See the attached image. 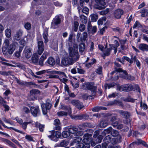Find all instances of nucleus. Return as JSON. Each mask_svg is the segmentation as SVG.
<instances>
[{
  "label": "nucleus",
  "mask_w": 148,
  "mask_h": 148,
  "mask_svg": "<svg viewBox=\"0 0 148 148\" xmlns=\"http://www.w3.org/2000/svg\"><path fill=\"white\" fill-rule=\"evenodd\" d=\"M69 57H64L62 60L61 63L64 66L70 65L73 64L79 58V55L77 50L71 47L69 48Z\"/></svg>",
  "instance_id": "1"
},
{
  "label": "nucleus",
  "mask_w": 148,
  "mask_h": 148,
  "mask_svg": "<svg viewBox=\"0 0 148 148\" xmlns=\"http://www.w3.org/2000/svg\"><path fill=\"white\" fill-rule=\"evenodd\" d=\"M74 139L73 142L71 143V145H74L78 148H89L90 147V144L92 146H94L98 143L101 142V139H98V142L97 139H92L90 141L88 139Z\"/></svg>",
  "instance_id": "2"
},
{
  "label": "nucleus",
  "mask_w": 148,
  "mask_h": 148,
  "mask_svg": "<svg viewBox=\"0 0 148 148\" xmlns=\"http://www.w3.org/2000/svg\"><path fill=\"white\" fill-rule=\"evenodd\" d=\"M9 40L5 39L2 48L3 53L5 55H7L8 54H12L15 50L17 44L16 43H12L10 45H9Z\"/></svg>",
  "instance_id": "3"
},
{
  "label": "nucleus",
  "mask_w": 148,
  "mask_h": 148,
  "mask_svg": "<svg viewBox=\"0 0 148 148\" xmlns=\"http://www.w3.org/2000/svg\"><path fill=\"white\" fill-rule=\"evenodd\" d=\"M42 112L43 114L45 115L47 114V110L50 109L51 107V102L49 99H47L45 103L41 104Z\"/></svg>",
  "instance_id": "4"
},
{
  "label": "nucleus",
  "mask_w": 148,
  "mask_h": 148,
  "mask_svg": "<svg viewBox=\"0 0 148 148\" xmlns=\"http://www.w3.org/2000/svg\"><path fill=\"white\" fill-rule=\"evenodd\" d=\"M62 17L61 15H57L55 17L51 23V28L55 29L58 27V25L61 23Z\"/></svg>",
  "instance_id": "5"
},
{
  "label": "nucleus",
  "mask_w": 148,
  "mask_h": 148,
  "mask_svg": "<svg viewBox=\"0 0 148 148\" xmlns=\"http://www.w3.org/2000/svg\"><path fill=\"white\" fill-rule=\"evenodd\" d=\"M95 2L96 3L94 6L95 8L101 10L106 7V3L105 0H95Z\"/></svg>",
  "instance_id": "6"
},
{
  "label": "nucleus",
  "mask_w": 148,
  "mask_h": 148,
  "mask_svg": "<svg viewBox=\"0 0 148 148\" xmlns=\"http://www.w3.org/2000/svg\"><path fill=\"white\" fill-rule=\"evenodd\" d=\"M69 102L73 106L79 110L82 109L84 107L83 103L78 100H72L69 101Z\"/></svg>",
  "instance_id": "7"
},
{
  "label": "nucleus",
  "mask_w": 148,
  "mask_h": 148,
  "mask_svg": "<svg viewBox=\"0 0 148 148\" xmlns=\"http://www.w3.org/2000/svg\"><path fill=\"white\" fill-rule=\"evenodd\" d=\"M38 50L37 52L39 55H41L44 50V47L43 42L39 38H37Z\"/></svg>",
  "instance_id": "8"
},
{
  "label": "nucleus",
  "mask_w": 148,
  "mask_h": 148,
  "mask_svg": "<svg viewBox=\"0 0 148 148\" xmlns=\"http://www.w3.org/2000/svg\"><path fill=\"white\" fill-rule=\"evenodd\" d=\"M113 49H114V53L116 54L117 51L116 47H115L114 45H110L109 47L105 49L103 52V53L106 56H108L110 55L111 51Z\"/></svg>",
  "instance_id": "9"
},
{
  "label": "nucleus",
  "mask_w": 148,
  "mask_h": 148,
  "mask_svg": "<svg viewBox=\"0 0 148 148\" xmlns=\"http://www.w3.org/2000/svg\"><path fill=\"white\" fill-rule=\"evenodd\" d=\"M65 130H68L69 133L71 134L70 135L71 138H75L76 137H73L75 136V134L78 130V128L75 127H66L65 128Z\"/></svg>",
  "instance_id": "10"
},
{
  "label": "nucleus",
  "mask_w": 148,
  "mask_h": 148,
  "mask_svg": "<svg viewBox=\"0 0 148 148\" xmlns=\"http://www.w3.org/2000/svg\"><path fill=\"white\" fill-rule=\"evenodd\" d=\"M94 83L93 82H88L84 84L82 86V88L84 89H88L91 90L93 89H96L97 87L94 86Z\"/></svg>",
  "instance_id": "11"
},
{
  "label": "nucleus",
  "mask_w": 148,
  "mask_h": 148,
  "mask_svg": "<svg viewBox=\"0 0 148 148\" xmlns=\"http://www.w3.org/2000/svg\"><path fill=\"white\" fill-rule=\"evenodd\" d=\"M30 95L28 97L29 100L30 101L34 100L36 99V95L40 93V91L38 90L32 89L30 91Z\"/></svg>",
  "instance_id": "12"
},
{
  "label": "nucleus",
  "mask_w": 148,
  "mask_h": 148,
  "mask_svg": "<svg viewBox=\"0 0 148 148\" xmlns=\"http://www.w3.org/2000/svg\"><path fill=\"white\" fill-rule=\"evenodd\" d=\"M122 74H120L121 76L125 79L128 80H133L135 79L134 77L130 75H128L125 71L124 70L122 72Z\"/></svg>",
  "instance_id": "13"
},
{
  "label": "nucleus",
  "mask_w": 148,
  "mask_h": 148,
  "mask_svg": "<svg viewBox=\"0 0 148 148\" xmlns=\"http://www.w3.org/2000/svg\"><path fill=\"white\" fill-rule=\"evenodd\" d=\"M32 50L31 48L26 47L23 51V55L26 58H29L32 55Z\"/></svg>",
  "instance_id": "14"
},
{
  "label": "nucleus",
  "mask_w": 148,
  "mask_h": 148,
  "mask_svg": "<svg viewBox=\"0 0 148 148\" xmlns=\"http://www.w3.org/2000/svg\"><path fill=\"white\" fill-rule=\"evenodd\" d=\"M112 129V127H110L107 129L105 130L102 132L101 134L99 135L97 137V139H103L104 136H106V134H108L111 132Z\"/></svg>",
  "instance_id": "15"
},
{
  "label": "nucleus",
  "mask_w": 148,
  "mask_h": 148,
  "mask_svg": "<svg viewBox=\"0 0 148 148\" xmlns=\"http://www.w3.org/2000/svg\"><path fill=\"white\" fill-rule=\"evenodd\" d=\"M53 125L55 126L53 128V130H60L61 129V125L60 122L58 119H55L53 121Z\"/></svg>",
  "instance_id": "16"
},
{
  "label": "nucleus",
  "mask_w": 148,
  "mask_h": 148,
  "mask_svg": "<svg viewBox=\"0 0 148 148\" xmlns=\"http://www.w3.org/2000/svg\"><path fill=\"white\" fill-rule=\"evenodd\" d=\"M123 12L121 9H118L115 10L113 12L114 16L117 19H119L121 16L123 14Z\"/></svg>",
  "instance_id": "17"
},
{
  "label": "nucleus",
  "mask_w": 148,
  "mask_h": 148,
  "mask_svg": "<svg viewBox=\"0 0 148 148\" xmlns=\"http://www.w3.org/2000/svg\"><path fill=\"white\" fill-rule=\"evenodd\" d=\"M31 113L34 116H37L38 114L40 113L39 108L38 106L32 107L30 108Z\"/></svg>",
  "instance_id": "18"
},
{
  "label": "nucleus",
  "mask_w": 148,
  "mask_h": 148,
  "mask_svg": "<svg viewBox=\"0 0 148 148\" xmlns=\"http://www.w3.org/2000/svg\"><path fill=\"white\" fill-rule=\"evenodd\" d=\"M23 33V31L19 29L16 31L14 36V39L18 41L19 40L21 36L22 35Z\"/></svg>",
  "instance_id": "19"
},
{
  "label": "nucleus",
  "mask_w": 148,
  "mask_h": 148,
  "mask_svg": "<svg viewBox=\"0 0 148 148\" xmlns=\"http://www.w3.org/2000/svg\"><path fill=\"white\" fill-rule=\"evenodd\" d=\"M117 112L122 116L125 119H128L130 116V113L128 112L125 111L121 110H119Z\"/></svg>",
  "instance_id": "20"
},
{
  "label": "nucleus",
  "mask_w": 148,
  "mask_h": 148,
  "mask_svg": "<svg viewBox=\"0 0 148 148\" xmlns=\"http://www.w3.org/2000/svg\"><path fill=\"white\" fill-rule=\"evenodd\" d=\"M135 144L138 145L142 144L145 147L148 148V145L145 142L141 140V139H137L136 141L133 142L132 143H131L130 144V145L131 146L132 145H133Z\"/></svg>",
  "instance_id": "21"
},
{
  "label": "nucleus",
  "mask_w": 148,
  "mask_h": 148,
  "mask_svg": "<svg viewBox=\"0 0 148 148\" xmlns=\"http://www.w3.org/2000/svg\"><path fill=\"white\" fill-rule=\"evenodd\" d=\"M116 116H112L110 119V121L111 122V125L114 127L117 125L119 124L118 122L116 121Z\"/></svg>",
  "instance_id": "22"
},
{
  "label": "nucleus",
  "mask_w": 148,
  "mask_h": 148,
  "mask_svg": "<svg viewBox=\"0 0 148 148\" xmlns=\"http://www.w3.org/2000/svg\"><path fill=\"white\" fill-rule=\"evenodd\" d=\"M139 49L143 51H148V45L145 44H141L138 46Z\"/></svg>",
  "instance_id": "23"
},
{
  "label": "nucleus",
  "mask_w": 148,
  "mask_h": 148,
  "mask_svg": "<svg viewBox=\"0 0 148 148\" xmlns=\"http://www.w3.org/2000/svg\"><path fill=\"white\" fill-rule=\"evenodd\" d=\"M39 59V56L37 53H35L33 54L32 58V62L37 65L38 64V59Z\"/></svg>",
  "instance_id": "24"
},
{
  "label": "nucleus",
  "mask_w": 148,
  "mask_h": 148,
  "mask_svg": "<svg viewBox=\"0 0 148 148\" xmlns=\"http://www.w3.org/2000/svg\"><path fill=\"white\" fill-rule=\"evenodd\" d=\"M111 134L113 136L116 137V139H121L122 138L119 132L116 130H113L111 132Z\"/></svg>",
  "instance_id": "25"
},
{
  "label": "nucleus",
  "mask_w": 148,
  "mask_h": 148,
  "mask_svg": "<svg viewBox=\"0 0 148 148\" xmlns=\"http://www.w3.org/2000/svg\"><path fill=\"white\" fill-rule=\"evenodd\" d=\"M124 91L128 92L132 90L133 89V85L130 84H125L123 85Z\"/></svg>",
  "instance_id": "26"
},
{
  "label": "nucleus",
  "mask_w": 148,
  "mask_h": 148,
  "mask_svg": "<svg viewBox=\"0 0 148 148\" xmlns=\"http://www.w3.org/2000/svg\"><path fill=\"white\" fill-rule=\"evenodd\" d=\"M46 62L48 64L52 66H54L55 64L54 59L51 57H50L48 58Z\"/></svg>",
  "instance_id": "27"
},
{
  "label": "nucleus",
  "mask_w": 148,
  "mask_h": 148,
  "mask_svg": "<svg viewBox=\"0 0 148 148\" xmlns=\"http://www.w3.org/2000/svg\"><path fill=\"white\" fill-rule=\"evenodd\" d=\"M114 64L115 69L117 72L122 73L124 71L120 68L121 66V65L119 63L115 62Z\"/></svg>",
  "instance_id": "28"
},
{
  "label": "nucleus",
  "mask_w": 148,
  "mask_h": 148,
  "mask_svg": "<svg viewBox=\"0 0 148 148\" xmlns=\"http://www.w3.org/2000/svg\"><path fill=\"white\" fill-rule=\"evenodd\" d=\"M108 124L107 121L105 120H102L98 125V126L100 127L104 128L108 125Z\"/></svg>",
  "instance_id": "29"
},
{
  "label": "nucleus",
  "mask_w": 148,
  "mask_h": 148,
  "mask_svg": "<svg viewBox=\"0 0 148 148\" xmlns=\"http://www.w3.org/2000/svg\"><path fill=\"white\" fill-rule=\"evenodd\" d=\"M35 125L36 127L39 128L40 131L41 132H43L45 125L41 124L38 122H36V123Z\"/></svg>",
  "instance_id": "30"
},
{
  "label": "nucleus",
  "mask_w": 148,
  "mask_h": 148,
  "mask_svg": "<svg viewBox=\"0 0 148 148\" xmlns=\"http://www.w3.org/2000/svg\"><path fill=\"white\" fill-rule=\"evenodd\" d=\"M53 130L51 131H49L47 134L48 137L50 138H55V130Z\"/></svg>",
  "instance_id": "31"
},
{
  "label": "nucleus",
  "mask_w": 148,
  "mask_h": 148,
  "mask_svg": "<svg viewBox=\"0 0 148 148\" xmlns=\"http://www.w3.org/2000/svg\"><path fill=\"white\" fill-rule=\"evenodd\" d=\"M133 58V60L135 63H136V66L139 68V69L140 68L141 64L140 62L138 60L136 57L135 56H134Z\"/></svg>",
  "instance_id": "32"
},
{
  "label": "nucleus",
  "mask_w": 148,
  "mask_h": 148,
  "mask_svg": "<svg viewBox=\"0 0 148 148\" xmlns=\"http://www.w3.org/2000/svg\"><path fill=\"white\" fill-rule=\"evenodd\" d=\"M48 32L47 30H45L44 31L43 34V38L45 39V43H46L48 41Z\"/></svg>",
  "instance_id": "33"
},
{
  "label": "nucleus",
  "mask_w": 148,
  "mask_h": 148,
  "mask_svg": "<svg viewBox=\"0 0 148 148\" xmlns=\"http://www.w3.org/2000/svg\"><path fill=\"white\" fill-rule=\"evenodd\" d=\"M111 139H103L104 143L102 144V148H106L109 142L111 141Z\"/></svg>",
  "instance_id": "34"
},
{
  "label": "nucleus",
  "mask_w": 148,
  "mask_h": 148,
  "mask_svg": "<svg viewBox=\"0 0 148 148\" xmlns=\"http://www.w3.org/2000/svg\"><path fill=\"white\" fill-rule=\"evenodd\" d=\"M91 18V20L92 21L94 22L96 21L98 18V16L97 14H91L90 16Z\"/></svg>",
  "instance_id": "35"
},
{
  "label": "nucleus",
  "mask_w": 148,
  "mask_h": 148,
  "mask_svg": "<svg viewBox=\"0 0 148 148\" xmlns=\"http://www.w3.org/2000/svg\"><path fill=\"white\" fill-rule=\"evenodd\" d=\"M80 18L82 23H86L87 21V18L83 15H81L80 16Z\"/></svg>",
  "instance_id": "36"
},
{
  "label": "nucleus",
  "mask_w": 148,
  "mask_h": 148,
  "mask_svg": "<svg viewBox=\"0 0 148 148\" xmlns=\"http://www.w3.org/2000/svg\"><path fill=\"white\" fill-rule=\"evenodd\" d=\"M85 48V45L84 43H81L79 45V50L80 53H83L84 50Z\"/></svg>",
  "instance_id": "37"
},
{
  "label": "nucleus",
  "mask_w": 148,
  "mask_h": 148,
  "mask_svg": "<svg viewBox=\"0 0 148 148\" xmlns=\"http://www.w3.org/2000/svg\"><path fill=\"white\" fill-rule=\"evenodd\" d=\"M123 99L124 101H125L131 102L132 103H134L135 101L137 100L136 99H134L133 98H131L130 97L123 98Z\"/></svg>",
  "instance_id": "38"
},
{
  "label": "nucleus",
  "mask_w": 148,
  "mask_h": 148,
  "mask_svg": "<svg viewBox=\"0 0 148 148\" xmlns=\"http://www.w3.org/2000/svg\"><path fill=\"white\" fill-rule=\"evenodd\" d=\"M133 89L132 90L137 92L140 93V89L138 85H135L134 86H133Z\"/></svg>",
  "instance_id": "39"
},
{
  "label": "nucleus",
  "mask_w": 148,
  "mask_h": 148,
  "mask_svg": "<svg viewBox=\"0 0 148 148\" xmlns=\"http://www.w3.org/2000/svg\"><path fill=\"white\" fill-rule=\"evenodd\" d=\"M71 135V134L69 132H68L67 131H64L62 132V136L64 138H67L69 136L70 138Z\"/></svg>",
  "instance_id": "40"
},
{
  "label": "nucleus",
  "mask_w": 148,
  "mask_h": 148,
  "mask_svg": "<svg viewBox=\"0 0 148 148\" xmlns=\"http://www.w3.org/2000/svg\"><path fill=\"white\" fill-rule=\"evenodd\" d=\"M141 14V16L142 17H145L147 16L148 14V10L146 9H144L140 11Z\"/></svg>",
  "instance_id": "41"
},
{
  "label": "nucleus",
  "mask_w": 148,
  "mask_h": 148,
  "mask_svg": "<svg viewBox=\"0 0 148 148\" xmlns=\"http://www.w3.org/2000/svg\"><path fill=\"white\" fill-rule=\"evenodd\" d=\"M82 37L80 38V40L82 42L85 41L86 38L87 37L88 34L86 32H84L82 34Z\"/></svg>",
  "instance_id": "42"
},
{
  "label": "nucleus",
  "mask_w": 148,
  "mask_h": 148,
  "mask_svg": "<svg viewBox=\"0 0 148 148\" xmlns=\"http://www.w3.org/2000/svg\"><path fill=\"white\" fill-rule=\"evenodd\" d=\"M69 143V142L64 140H63L60 143V146L62 147H65L67 146Z\"/></svg>",
  "instance_id": "43"
},
{
  "label": "nucleus",
  "mask_w": 148,
  "mask_h": 148,
  "mask_svg": "<svg viewBox=\"0 0 148 148\" xmlns=\"http://www.w3.org/2000/svg\"><path fill=\"white\" fill-rule=\"evenodd\" d=\"M11 30L9 29H7L5 31V33L6 36L8 38H10L11 36Z\"/></svg>",
  "instance_id": "44"
},
{
  "label": "nucleus",
  "mask_w": 148,
  "mask_h": 148,
  "mask_svg": "<svg viewBox=\"0 0 148 148\" xmlns=\"http://www.w3.org/2000/svg\"><path fill=\"white\" fill-rule=\"evenodd\" d=\"M80 126L84 129L85 127H90L91 126V125L90 123H84L82 124Z\"/></svg>",
  "instance_id": "45"
},
{
  "label": "nucleus",
  "mask_w": 148,
  "mask_h": 148,
  "mask_svg": "<svg viewBox=\"0 0 148 148\" xmlns=\"http://www.w3.org/2000/svg\"><path fill=\"white\" fill-rule=\"evenodd\" d=\"M115 85L114 83H112L109 84H106L104 85V86L106 89L107 88L110 89L111 88L113 87Z\"/></svg>",
  "instance_id": "46"
},
{
  "label": "nucleus",
  "mask_w": 148,
  "mask_h": 148,
  "mask_svg": "<svg viewBox=\"0 0 148 148\" xmlns=\"http://www.w3.org/2000/svg\"><path fill=\"white\" fill-rule=\"evenodd\" d=\"M111 141L109 142V143H111L112 145H115L121 142L120 139H111Z\"/></svg>",
  "instance_id": "47"
},
{
  "label": "nucleus",
  "mask_w": 148,
  "mask_h": 148,
  "mask_svg": "<svg viewBox=\"0 0 148 148\" xmlns=\"http://www.w3.org/2000/svg\"><path fill=\"white\" fill-rule=\"evenodd\" d=\"M136 27H141L142 28L143 27L141 25L140 23L138 21H136L135 24H134L133 26V28H135Z\"/></svg>",
  "instance_id": "48"
},
{
  "label": "nucleus",
  "mask_w": 148,
  "mask_h": 148,
  "mask_svg": "<svg viewBox=\"0 0 148 148\" xmlns=\"http://www.w3.org/2000/svg\"><path fill=\"white\" fill-rule=\"evenodd\" d=\"M141 31L145 33L148 34V26L143 27L141 29Z\"/></svg>",
  "instance_id": "49"
},
{
  "label": "nucleus",
  "mask_w": 148,
  "mask_h": 148,
  "mask_svg": "<svg viewBox=\"0 0 148 148\" xmlns=\"http://www.w3.org/2000/svg\"><path fill=\"white\" fill-rule=\"evenodd\" d=\"M31 24L29 22L26 23L24 25L25 28L27 30H29L31 29Z\"/></svg>",
  "instance_id": "50"
},
{
  "label": "nucleus",
  "mask_w": 148,
  "mask_h": 148,
  "mask_svg": "<svg viewBox=\"0 0 148 148\" xmlns=\"http://www.w3.org/2000/svg\"><path fill=\"white\" fill-rule=\"evenodd\" d=\"M49 56V53L46 51H45L41 58L45 60Z\"/></svg>",
  "instance_id": "51"
},
{
  "label": "nucleus",
  "mask_w": 148,
  "mask_h": 148,
  "mask_svg": "<svg viewBox=\"0 0 148 148\" xmlns=\"http://www.w3.org/2000/svg\"><path fill=\"white\" fill-rule=\"evenodd\" d=\"M77 70L78 73L81 74H84L86 73V71L82 69L77 68Z\"/></svg>",
  "instance_id": "52"
},
{
  "label": "nucleus",
  "mask_w": 148,
  "mask_h": 148,
  "mask_svg": "<svg viewBox=\"0 0 148 148\" xmlns=\"http://www.w3.org/2000/svg\"><path fill=\"white\" fill-rule=\"evenodd\" d=\"M58 116H66L67 114V112H66L60 111L57 113Z\"/></svg>",
  "instance_id": "53"
},
{
  "label": "nucleus",
  "mask_w": 148,
  "mask_h": 148,
  "mask_svg": "<svg viewBox=\"0 0 148 148\" xmlns=\"http://www.w3.org/2000/svg\"><path fill=\"white\" fill-rule=\"evenodd\" d=\"M85 29V26L84 24H80L79 27V30L80 32H82L84 31Z\"/></svg>",
  "instance_id": "54"
},
{
  "label": "nucleus",
  "mask_w": 148,
  "mask_h": 148,
  "mask_svg": "<svg viewBox=\"0 0 148 148\" xmlns=\"http://www.w3.org/2000/svg\"><path fill=\"white\" fill-rule=\"evenodd\" d=\"M97 28L96 26H93L92 27V29L88 31L94 34L97 32Z\"/></svg>",
  "instance_id": "55"
},
{
  "label": "nucleus",
  "mask_w": 148,
  "mask_h": 148,
  "mask_svg": "<svg viewBox=\"0 0 148 148\" xmlns=\"http://www.w3.org/2000/svg\"><path fill=\"white\" fill-rule=\"evenodd\" d=\"M140 107L145 110H146L147 108V104L145 103H143L142 100L140 102Z\"/></svg>",
  "instance_id": "56"
},
{
  "label": "nucleus",
  "mask_w": 148,
  "mask_h": 148,
  "mask_svg": "<svg viewBox=\"0 0 148 148\" xmlns=\"http://www.w3.org/2000/svg\"><path fill=\"white\" fill-rule=\"evenodd\" d=\"M133 56L132 55L131 56V58H129L127 56L125 57V60L130 63L131 64L133 62Z\"/></svg>",
  "instance_id": "57"
},
{
  "label": "nucleus",
  "mask_w": 148,
  "mask_h": 148,
  "mask_svg": "<svg viewBox=\"0 0 148 148\" xmlns=\"http://www.w3.org/2000/svg\"><path fill=\"white\" fill-rule=\"evenodd\" d=\"M46 72L45 70H43L41 71H37L36 72V74L38 75H41L45 73Z\"/></svg>",
  "instance_id": "58"
},
{
  "label": "nucleus",
  "mask_w": 148,
  "mask_h": 148,
  "mask_svg": "<svg viewBox=\"0 0 148 148\" xmlns=\"http://www.w3.org/2000/svg\"><path fill=\"white\" fill-rule=\"evenodd\" d=\"M62 108L63 110H65L66 111L70 112L71 111V108L69 107H68L66 106H62Z\"/></svg>",
  "instance_id": "59"
},
{
  "label": "nucleus",
  "mask_w": 148,
  "mask_h": 148,
  "mask_svg": "<svg viewBox=\"0 0 148 148\" xmlns=\"http://www.w3.org/2000/svg\"><path fill=\"white\" fill-rule=\"evenodd\" d=\"M22 111L23 112H24L26 114L29 113L30 110L29 109L26 107L24 106L22 109Z\"/></svg>",
  "instance_id": "60"
},
{
  "label": "nucleus",
  "mask_w": 148,
  "mask_h": 148,
  "mask_svg": "<svg viewBox=\"0 0 148 148\" xmlns=\"http://www.w3.org/2000/svg\"><path fill=\"white\" fill-rule=\"evenodd\" d=\"M102 68L101 66H99L95 70V72L97 73L100 74L102 73Z\"/></svg>",
  "instance_id": "61"
},
{
  "label": "nucleus",
  "mask_w": 148,
  "mask_h": 148,
  "mask_svg": "<svg viewBox=\"0 0 148 148\" xmlns=\"http://www.w3.org/2000/svg\"><path fill=\"white\" fill-rule=\"evenodd\" d=\"M83 132L82 131H77L75 134V136L73 137H76V136H80L83 135Z\"/></svg>",
  "instance_id": "62"
},
{
  "label": "nucleus",
  "mask_w": 148,
  "mask_h": 148,
  "mask_svg": "<svg viewBox=\"0 0 148 148\" xmlns=\"http://www.w3.org/2000/svg\"><path fill=\"white\" fill-rule=\"evenodd\" d=\"M71 84L73 87L75 88H78L79 86V83H75L71 82Z\"/></svg>",
  "instance_id": "63"
},
{
  "label": "nucleus",
  "mask_w": 148,
  "mask_h": 148,
  "mask_svg": "<svg viewBox=\"0 0 148 148\" xmlns=\"http://www.w3.org/2000/svg\"><path fill=\"white\" fill-rule=\"evenodd\" d=\"M6 103H4L3 106L5 108L4 111L5 112L8 111L10 109V108L6 104Z\"/></svg>",
  "instance_id": "64"
}]
</instances>
